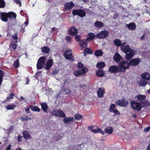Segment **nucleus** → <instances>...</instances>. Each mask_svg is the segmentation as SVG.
<instances>
[{
	"mask_svg": "<svg viewBox=\"0 0 150 150\" xmlns=\"http://www.w3.org/2000/svg\"><path fill=\"white\" fill-rule=\"evenodd\" d=\"M118 67L120 68V72H125L130 67L129 62L126 60H122L119 63Z\"/></svg>",
	"mask_w": 150,
	"mask_h": 150,
	"instance_id": "nucleus-2",
	"label": "nucleus"
},
{
	"mask_svg": "<svg viewBox=\"0 0 150 150\" xmlns=\"http://www.w3.org/2000/svg\"><path fill=\"white\" fill-rule=\"evenodd\" d=\"M65 39L67 41H71V37L70 36H66L65 37Z\"/></svg>",
	"mask_w": 150,
	"mask_h": 150,
	"instance_id": "nucleus-55",
	"label": "nucleus"
},
{
	"mask_svg": "<svg viewBox=\"0 0 150 150\" xmlns=\"http://www.w3.org/2000/svg\"><path fill=\"white\" fill-rule=\"evenodd\" d=\"M7 13L5 12L1 13L0 14V18L4 22H6L8 20Z\"/></svg>",
	"mask_w": 150,
	"mask_h": 150,
	"instance_id": "nucleus-20",
	"label": "nucleus"
},
{
	"mask_svg": "<svg viewBox=\"0 0 150 150\" xmlns=\"http://www.w3.org/2000/svg\"><path fill=\"white\" fill-rule=\"evenodd\" d=\"M103 54V52L100 50H97L95 52V55L97 57L101 56Z\"/></svg>",
	"mask_w": 150,
	"mask_h": 150,
	"instance_id": "nucleus-35",
	"label": "nucleus"
},
{
	"mask_svg": "<svg viewBox=\"0 0 150 150\" xmlns=\"http://www.w3.org/2000/svg\"><path fill=\"white\" fill-rule=\"evenodd\" d=\"M23 135L24 139L26 140L28 139H31V136L27 131L25 130L23 132Z\"/></svg>",
	"mask_w": 150,
	"mask_h": 150,
	"instance_id": "nucleus-25",
	"label": "nucleus"
},
{
	"mask_svg": "<svg viewBox=\"0 0 150 150\" xmlns=\"http://www.w3.org/2000/svg\"><path fill=\"white\" fill-rule=\"evenodd\" d=\"M41 49V51L43 53L48 54L50 51V49L47 46H44L42 47Z\"/></svg>",
	"mask_w": 150,
	"mask_h": 150,
	"instance_id": "nucleus-33",
	"label": "nucleus"
},
{
	"mask_svg": "<svg viewBox=\"0 0 150 150\" xmlns=\"http://www.w3.org/2000/svg\"><path fill=\"white\" fill-rule=\"evenodd\" d=\"M74 118L77 120H79L82 118V116L79 114H76L74 116Z\"/></svg>",
	"mask_w": 150,
	"mask_h": 150,
	"instance_id": "nucleus-45",
	"label": "nucleus"
},
{
	"mask_svg": "<svg viewBox=\"0 0 150 150\" xmlns=\"http://www.w3.org/2000/svg\"><path fill=\"white\" fill-rule=\"evenodd\" d=\"M64 56L67 60L74 61V59L72 55L71 50H67L65 51L64 53Z\"/></svg>",
	"mask_w": 150,
	"mask_h": 150,
	"instance_id": "nucleus-6",
	"label": "nucleus"
},
{
	"mask_svg": "<svg viewBox=\"0 0 150 150\" xmlns=\"http://www.w3.org/2000/svg\"><path fill=\"white\" fill-rule=\"evenodd\" d=\"M128 102L125 98H123L121 100H119L116 101L115 103L117 105L122 107H125L127 105Z\"/></svg>",
	"mask_w": 150,
	"mask_h": 150,
	"instance_id": "nucleus-10",
	"label": "nucleus"
},
{
	"mask_svg": "<svg viewBox=\"0 0 150 150\" xmlns=\"http://www.w3.org/2000/svg\"><path fill=\"white\" fill-rule=\"evenodd\" d=\"M126 44V43H121V45L120 46L121 47V49L122 48H123L124 47H125V45Z\"/></svg>",
	"mask_w": 150,
	"mask_h": 150,
	"instance_id": "nucleus-58",
	"label": "nucleus"
},
{
	"mask_svg": "<svg viewBox=\"0 0 150 150\" xmlns=\"http://www.w3.org/2000/svg\"><path fill=\"white\" fill-rule=\"evenodd\" d=\"M110 112H113L115 113V114L113 115V116H115V115H119L120 114V112L117 110L116 109H114L112 110V111Z\"/></svg>",
	"mask_w": 150,
	"mask_h": 150,
	"instance_id": "nucleus-48",
	"label": "nucleus"
},
{
	"mask_svg": "<svg viewBox=\"0 0 150 150\" xmlns=\"http://www.w3.org/2000/svg\"><path fill=\"white\" fill-rule=\"evenodd\" d=\"M30 109L34 111L39 112L40 111V109L37 106H33V105H30L29 107Z\"/></svg>",
	"mask_w": 150,
	"mask_h": 150,
	"instance_id": "nucleus-34",
	"label": "nucleus"
},
{
	"mask_svg": "<svg viewBox=\"0 0 150 150\" xmlns=\"http://www.w3.org/2000/svg\"><path fill=\"white\" fill-rule=\"evenodd\" d=\"M75 35V39L78 42H79L81 41L80 40L81 36L79 35Z\"/></svg>",
	"mask_w": 150,
	"mask_h": 150,
	"instance_id": "nucleus-49",
	"label": "nucleus"
},
{
	"mask_svg": "<svg viewBox=\"0 0 150 150\" xmlns=\"http://www.w3.org/2000/svg\"><path fill=\"white\" fill-rule=\"evenodd\" d=\"M142 108L147 107L150 105V103L147 100H144L142 101H140Z\"/></svg>",
	"mask_w": 150,
	"mask_h": 150,
	"instance_id": "nucleus-17",
	"label": "nucleus"
},
{
	"mask_svg": "<svg viewBox=\"0 0 150 150\" xmlns=\"http://www.w3.org/2000/svg\"><path fill=\"white\" fill-rule=\"evenodd\" d=\"M46 58L45 56L40 57L38 60L36 67L38 69H40L43 68L46 62Z\"/></svg>",
	"mask_w": 150,
	"mask_h": 150,
	"instance_id": "nucleus-3",
	"label": "nucleus"
},
{
	"mask_svg": "<svg viewBox=\"0 0 150 150\" xmlns=\"http://www.w3.org/2000/svg\"><path fill=\"white\" fill-rule=\"evenodd\" d=\"M16 107V105L14 104H9L6 106V108L8 110H12Z\"/></svg>",
	"mask_w": 150,
	"mask_h": 150,
	"instance_id": "nucleus-39",
	"label": "nucleus"
},
{
	"mask_svg": "<svg viewBox=\"0 0 150 150\" xmlns=\"http://www.w3.org/2000/svg\"><path fill=\"white\" fill-rule=\"evenodd\" d=\"M41 107L42 110L43 111L46 113H47V111L48 108V106L46 103H41Z\"/></svg>",
	"mask_w": 150,
	"mask_h": 150,
	"instance_id": "nucleus-26",
	"label": "nucleus"
},
{
	"mask_svg": "<svg viewBox=\"0 0 150 150\" xmlns=\"http://www.w3.org/2000/svg\"><path fill=\"white\" fill-rule=\"evenodd\" d=\"M87 40L86 39H84L80 41L79 42L80 47L82 48H86L87 45Z\"/></svg>",
	"mask_w": 150,
	"mask_h": 150,
	"instance_id": "nucleus-22",
	"label": "nucleus"
},
{
	"mask_svg": "<svg viewBox=\"0 0 150 150\" xmlns=\"http://www.w3.org/2000/svg\"><path fill=\"white\" fill-rule=\"evenodd\" d=\"M113 131V128L111 127H106L104 130L105 133L109 135L111 134Z\"/></svg>",
	"mask_w": 150,
	"mask_h": 150,
	"instance_id": "nucleus-28",
	"label": "nucleus"
},
{
	"mask_svg": "<svg viewBox=\"0 0 150 150\" xmlns=\"http://www.w3.org/2000/svg\"><path fill=\"white\" fill-rule=\"evenodd\" d=\"M13 1L17 4L19 5V6L21 7V3L19 0H13Z\"/></svg>",
	"mask_w": 150,
	"mask_h": 150,
	"instance_id": "nucleus-50",
	"label": "nucleus"
},
{
	"mask_svg": "<svg viewBox=\"0 0 150 150\" xmlns=\"http://www.w3.org/2000/svg\"><path fill=\"white\" fill-rule=\"evenodd\" d=\"M96 75L98 76L102 77L104 75V73L103 70L102 69H98L96 71Z\"/></svg>",
	"mask_w": 150,
	"mask_h": 150,
	"instance_id": "nucleus-32",
	"label": "nucleus"
},
{
	"mask_svg": "<svg viewBox=\"0 0 150 150\" xmlns=\"http://www.w3.org/2000/svg\"><path fill=\"white\" fill-rule=\"evenodd\" d=\"M109 71L111 73H117L118 72H120V68L118 66H117L115 65H112L110 66L109 69Z\"/></svg>",
	"mask_w": 150,
	"mask_h": 150,
	"instance_id": "nucleus-12",
	"label": "nucleus"
},
{
	"mask_svg": "<svg viewBox=\"0 0 150 150\" xmlns=\"http://www.w3.org/2000/svg\"><path fill=\"white\" fill-rule=\"evenodd\" d=\"M74 16L78 15L81 17L83 18L86 15V12L81 9H74L72 12Z\"/></svg>",
	"mask_w": 150,
	"mask_h": 150,
	"instance_id": "nucleus-5",
	"label": "nucleus"
},
{
	"mask_svg": "<svg viewBox=\"0 0 150 150\" xmlns=\"http://www.w3.org/2000/svg\"><path fill=\"white\" fill-rule=\"evenodd\" d=\"M105 93V91L104 88L102 89V88H98V90L97 91V93L98 97L100 98L103 97Z\"/></svg>",
	"mask_w": 150,
	"mask_h": 150,
	"instance_id": "nucleus-21",
	"label": "nucleus"
},
{
	"mask_svg": "<svg viewBox=\"0 0 150 150\" xmlns=\"http://www.w3.org/2000/svg\"><path fill=\"white\" fill-rule=\"evenodd\" d=\"M94 25L98 28H101L104 26L103 23L99 21H96L94 23Z\"/></svg>",
	"mask_w": 150,
	"mask_h": 150,
	"instance_id": "nucleus-31",
	"label": "nucleus"
},
{
	"mask_svg": "<svg viewBox=\"0 0 150 150\" xmlns=\"http://www.w3.org/2000/svg\"><path fill=\"white\" fill-rule=\"evenodd\" d=\"M93 53V52L92 50L88 47L86 48L83 52L84 56H86L87 54H92Z\"/></svg>",
	"mask_w": 150,
	"mask_h": 150,
	"instance_id": "nucleus-27",
	"label": "nucleus"
},
{
	"mask_svg": "<svg viewBox=\"0 0 150 150\" xmlns=\"http://www.w3.org/2000/svg\"><path fill=\"white\" fill-rule=\"evenodd\" d=\"M5 6V2L4 0H0V8H3Z\"/></svg>",
	"mask_w": 150,
	"mask_h": 150,
	"instance_id": "nucleus-44",
	"label": "nucleus"
},
{
	"mask_svg": "<svg viewBox=\"0 0 150 150\" xmlns=\"http://www.w3.org/2000/svg\"><path fill=\"white\" fill-rule=\"evenodd\" d=\"M145 35L143 34L141 37V40H144L145 39Z\"/></svg>",
	"mask_w": 150,
	"mask_h": 150,
	"instance_id": "nucleus-61",
	"label": "nucleus"
},
{
	"mask_svg": "<svg viewBox=\"0 0 150 150\" xmlns=\"http://www.w3.org/2000/svg\"><path fill=\"white\" fill-rule=\"evenodd\" d=\"M81 70L82 71V74H85L88 71V69L86 67H83L81 69Z\"/></svg>",
	"mask_w": 150,
	"mask_h": 150,
	"instance_id": "nucleus-47",
	"label": "nucleus"
},
{
	"mask_svg": "<svg viewBox=\"0 0 150 150\" xmlns=\"http://www.w3.org/2000/svg\"><path fill=\"white\" fill-rule=\"evenodd\" d=\"M51 113L52 115L58 117H66L65 114L63 111L59 110H54L51 111Z\"/></svg>",
	"mask_w": 150,
	"mask_h": 150,
	"instance_id": "nucleus-9",
	"label": "nucleus"
},
{
	"mask_svg": "<svg viewBox=\"0 0 150 150\" xmlns=\"http://www.w3.org/2000/svg\"><path fill=\"white\" fill-rule=\"evenodd\" d=\"M83 64L81 62H79L77 64V67H78L79 68L81 69L83 67Z\"/></svg>",
	"mask_w": 150,
	"mask_h": 150,
	"instance_id": "nucleus-52",
	"label": "nucleus"
},
{
	"mask_svg": "<svg viewBox=\"0 0 150 150\" xmlns=\"http://www.w3.org/2000/svg\"><path fill=\"white\" fill-rule=\"evenodd\" d=\"M132 116L134 118H136L137 117V115L136 114L134 113L132 115Z\"/></svg>",
	"mask_w": 150,
	"mask_h": 150,
	"instance_id": "nucleus-63",
	"label": "nucleus"
},
{
	"mask_svg": "<svg viewBox=\"0 0 150 150\" xmlns=\"http://www.w3.org/2000/svg\"><path fill=\"white\" fill-rule=\"evenodd\" d=\"M88 128L89 130L91 131L92 132L94 133H100L103 135L105 134L103 130L96 126H89Z\"/></svg>",
	"mask_w": 150,
	"mask_h": 150,
	"instance_id": "nucleus-4",
	"label": "nucleus"
},
{
	"mask_svg": "<svg viewBox=\"0 0 150 150\" xmlns=\"http://www.w3.org/2000/svg\"><path fill=\"white\" fill-rule=\"evenodd\" d=\"M146 150H150V143H149L146 148Z\"/></svg>",
	"mask_w": 150,
	"mask_h": 150,
	"instance_id": "nucleus-64",
	"label": "nucleus"
},
{
	"mask_svg": "<svg viewBox=\"0 0 150 150\" xmlns=\"http://www.w3.org/2000/svg\"><path fill=\"white\" fill-rule=\"evenodd\" d=\"M113 59L116 62L118 63L121 60L123 59V58L118 53H116L113 56Z\"/></svg>",
	"mask_w": 150,
	"mask_h": 150,
	"instance_id": "nucleus-16",
	"label": "nucleus"
},
{
	"mask_svg": "<svg viewBox=\"0 0 150 150\" xmlns=\"http://www.w3.org/2000/svg\"><path fill=\"white\" fill-rule=\"evenodd\" d=\"M17 45L16 44L11 42L10 44V48H12L13 50H15L17 47Z\"/></svg>",
	"mask_w": 150,
	"mask_h": 150,
	"instance_id": "nucleus-41",
	"label": "nucleus"
},
{
	"mask_svg": "<svg viewBox=\"0 0 150 150\" xmlns=\"http://www.w3.org/2000/svg\"><path fill=\"white\" fill-rule=\"evenodd\" d=\"M8 17L10 19L13 18L15 19L16 18L17 15L14 12H10L7 13Z\"/></svg>",
	"mask_w": 150,
	"mask_h": 150,
	"instance_id": "nucleus-30",
	"label": "nucleus"
},
{
	"mask_svg": "<svg viewBox=\"0 0 150 150\" xmlns=\"http://www.w3.org/2000/svg\"><path fill=\"white\" fill-rule=\"evenodd\" d=\"M11 145L10 144H9L6 150H11Z\"/></svg>",
	"mask_w": 150,
	"mask_h": 150,
	"instance_id": "nucleus-60",
	"label": "nucleus"
},
{
	"mask_svg": "<svg viewBox=\"0 0 150 150\" xmlns=\"http://www.w3.org/2000/svg\"><path fill=\"white\" fill-rule=\"evenodd\" d=\"M126 25L128 29L130 30H134L136 28V25L135 23L132 22L129 24H127Z\"/></svg>",
	"mask_w": 150,
	"mask_h": 150,
	"instance_id": "nucleus-29",
	"label": "nucleus"
},
{
	"mask_svg": "<svg viewBox=\"0 0 150 150\" xmlns=\"http://www.w3.org/2000/svg\"><path fill=\"white\" fill-rule=\"evenodd\" d=\"M141 78L143 79L148 81L150 80V74L147 72H144L141 74Z\"/></svg>",
	"mask_w": 150,
	"mask_h": 150,
	"instance_id": "nucleus-19",
	"label": "nucleus"
},
{
	"mask_svg": "<svg viewBox=\"0 0 150 150\" xmlns=\"http://www.w3.org/2000/svg\"><path fill=\"white\" fill-rule=\"evenodd\" d=\"M13 66L16 68H18L20 66L19 61V59H17L13 63Z\"/></svg>",
	"mask_w": 150,
	"mask_h": 150,
	"instance_id": "nucleus-40",
	"label": "nucleus"
},
{
	"mask_svg": "<svg viewBox=\"0 0 150 150\" xmlns=\"http://www.w3.org/2000/svg\"><path fill=\"white\" fill-rule=\"evenodd\" d=\"M21 119L23 122L25 121H26L28 120H31V118L28 117V116L24 115V117H21Z\"/></svg>",
	"mask_w": 150,
	"mask_h": 150,
	"instance_id": "nucleus-42",
	"label": "nucleus"
},
{
	"mask_svg": "<svg viewBox=\"0 0 150 150\" xmlns=\"http://www.w3.org/2000/svg\"><path fill=\"white\" fill-rule=\"evenodd\" d=\"M150 129V126H149L148 127H147L146 128H145L144 130V131L145 132H147L149 131V130Z\"/></svg>",
	"mask_w": 150,
	"mask_h": 150,
	"instance_id": "nucleus-56",
	"label": "nucleus"
},
{
	"mask_svg": "<svg viewBox=\"0 0 150 150\" xmlns=\"http://www.w3.org/2000/svg\"><path fill=\"white\" fill-rule=\"evenodd\" d=\"M105 66V64L104 62H101L98 63L96 65V67L98 69H102Z\"/></svg>",
	"mask_w": 150,
	"mask_h": 150,
	"instance_id": "nucleus-36",
	"label": "nucleus"
},
{
	"mask_svg": "<svg viewBox=\"0 0 150 150\" xmlns=\"http://www.w3.org/2000/svg\"><path fill=\"white\" fill-rule=\"evenodd\" d=\"M25 110L27 114L29 113L30 112L29 109L28 108H25Z\"/></svg>",
	"mask_w": 150,
	"mask_h": 150,
	"instance_id": "nucleus-59",
	"label": "nucleus"
},
{
	"mask_svg": "<svg viewBox=\"0 0 150 150\" xmlns=\"http://www.w3.org/2000/svg\"><path fill=\"white\" fill-rule=\"evenodd\" d=\"M63 119V122L66 124H69L71 122L74 120V119L72 117H64Z\"/></svg>",
	"mask_w": 150,
	"mask_h": 150,
	"instance_id": "nucleus-24",
	"label": "nucleus"
},
{
	"mask_svg": "<svg viewBox=\"0 0 150 150\" xmlns=\"http://www.w3.org/2000/svg\"><path fill=\"white\" fill-rule=\"evenodd\" d=\"M96 37V35L93 33H90L88 34L86 40L88 41H91L94 40Z\"/></svg>",
	"mask_w": 150,
	"mask_h": 150,
	"instance_id": "nucleus-23",
	"label": "nucleus"
},
{
	"mask_svg": "<svg viewBox=\"0 0 150 150\" xmlns=\"http://www.w3.org/2000/svg\"><path fill=\"white\" fill-rule=\"evenodd\" d=\"M147 83V82L144 80H142L140 82V85L142 86H145Z\"/></svg>",
	"mask_w": 150,
	"mask_h": 150,
	"instance_id": "nucleus-46",
	"label": "nucleus"
},
{
	"mask_svg": "<svg viewBox=\"0 0 150 150\" xmlns=\"http://www.w3.org/2000/svg\"><path fill=\"white\" fill-rule=\"evenodd\" d=\"M131 103L134 110L139 112L142 110V108L140 102H138L135 101H132L131 102Z\"/></svg>",
	"mask_w": 150,
	"mask_h": 150,
	"instance_id": "nucleus-8",
	"label": "nucleus"
},
{
	"mask_svg": "<svg viewBox=\"0 0 150 150\" xmlns=\"http://www.w3.org/2000/svg\"><path fill=\"white\" fill-rule=\"evenodd\" d=\"M53 62L52 59H50L47 61L45 67L46 70L49 69L53 65Z\"/></svg>",
	"mask_w": 150,
	"mask_h": 150,
	"instance_id": "nucleus-14",
	"label": "nucleus"
},
{
	"mask_svg": "<svg viewBox=\"0 0 150 150\" xmlns=\"http://www.w3.org/2000/svg\"><path fill=\"white\" fill-rule=\"evenodd\" d=\"M22 137V136L20 135L18 137V140L19 142H21L22 141L21 138Z\"/></svg>",
	"mask_w": 150,
	"mask_h": 150,
	"instance_id": "nucleus-57",
	"label": "nucleus"
},
{
	"mask_svg": "<svg viewBox=\"0 0 150 150\" xmlns=\"http://www.w3.org/2000/svg\"><path fill=\"white\" fill-rule=\"evenodd\" d=\"M146 96L144 95L139 94L135 96V99L137 101H141L145 99Z\"/></svg>",
	"mask_w": 150,
	"mask_h": 150,
	"instance_id": "nucleus-18",
	"label": "nucleus"
},
{
	"mask_svg": "<svg viewBox=\"0 0 150 150\" xmlns=\"http://www.w3.org/2000/svg\"><path fill=\"white\" fill-rule=\"evenodd\" d=\"M14 95L13 93H10L9 95L7 96V98L8 99H12L13 98V96Z\"/></svg>",
	"mask_w": 150,
	"mask_h": 150,
	"instance_id": "nucleus-51",
	"label": "nucleus"
},
{
	"mask_svg": "<svg viewBox=\"0 0 150 150\" xmlns=\"http://www.w3.org/2000/svg\"><path fill=\"white\" fill-rule=\"evenodd\" d=\"M69 34L73 36L76 35L78 33V30L74 26L70 27L68 31Z\"/></svg>",
	"mask_w": 150,
	"mask_h": 150,
	"instance_id": "nucleus-13",
	"label": "nucleus"
},
{
	"mask_svg": "<svg viewBox=\"0 0 150 150\" xmlns=\"http://www.w3.org/2000/svg\"><path fill=\"white\" fill-rule=\"evenodd\" d=\"M4 74V72L2 70H0V86L1 84L3 81V77Z\"/></svg>",
	"mask_w": 150,
	"mask_h": 150,
	"instance_id": "nucleus-37",
	"label": "nucleus"
},
{
	"mask_svg": "<svg viewBox=\"0 0 150 150\" xmlns=\"http://www.w3.org/2000/svg\"><path fill=\"white\" fill-rule=\"evenodd\" d=\"M57 71H56V70H54L52 71V73L54 75H56L57 74Z\"/></svg>",
	"mask_w": 150,
	"mask_h": 150,
	"instance_id": "nucleus-62",
	"label": "nucleus"
},
{
	"mask_svg": "<svg viewBox=\"0 0 150 150\" xmlns=\"http://www.w3.org/2000/svg\"><path fill=\"white\" fill-rule=\"evenodd\" d=\"M141 62L140 58H136L131 59L129 61V64L132 66H137Z\"/></svg>",
	"mask_w": 150,
	"mask_h": 150,
	"instance_id": "nucleus-11",
	"label": "nucleus"
},
{
	"mask_svg": "<svg viewBox=\"0 0 150 150\" xmlns=\"http://www.w3.org/2000/svg\"><path fill=\"white\" fill-rule=\"evenodd\" d=\"M109 34V33L108 31L104 30L97 33L96 35V37L98 39H103L107 37Z\"/></svg>",
	"mask_w": 150,
	"mask_h": 150,
	"instance_id": "nucleus-7",
	"label": "nucleus"
},
{
	"mask_svg": "<svg viewBox=\"0 0 150 150\" xmlns=\"http://www.w3.org/2000/svg\"><path fill=\"white\" fill-rule=\"evenodd\" d=\"M12 38L13 39L15 40H18V37L17 36V34H15L14 35H13L12 36Z\"/></svg>",
	"mask_w": 150,
	"mask_h": 150,
	"instance_id": "nucleus-54",
	"label": "nucleus"
},
{
	"mask_svg": "<svg viewBox=\"0 0 150 150\" xmlns=\"http://www.w3.org/2000/svg\"><path fill=\"white\" fill-rule=\"evenodd\" d=\"M121 50L125 54V59L127 60H130L135 54L134 50L130 48L128 45H125Z\"/></svg>",
	"mask_w": 150,
	"mask_h": 150,
	"instance_id": "nucleus-1",
	"label": "nucleus"
},
{
	"mask_svg": "<svg viewBox=\"0 0 150 150\" xmlns=\"http://www.w3.org/2000/svg\"><path fill=\"white\" fill-rule=\"evenodd\" d=\"M74 74L75 76H79L82 75V73L80 70H78V71H74Z\"/></svg>",
	"mask_w": 150,
	"mask_h": 150,
	"instance_id": "nucleus-43",
	"label": "nucleus"
},
{
	"mask_svg": "<svg viewBox=\"0 0 150 150\" xmlns=\"http://www.w3.org/2000/svg\"><path fill=\"white\" fill-rule=\"evenodd\" d=\"M74 4L72 1L68 2L64 5V8L66 10L71 9L74 6Z\"/></svg>",
	"mask_w": 150,
	"mask_h": 150,
	"instance_id": "nucleus-15",
	"label": "nucleus"
},
{
	"mask_svg": "<svg viewBox=\"0 0 150 150\" xmlns=\"http://www.w3.org/2000/svg\"><path fill=\"white\" fill-rule=\"evenodd\" d=\"M115 107V105L114 104H112L110 107V112L112 110L114 109V108Z\"/></svg>",
	"mask_w": 150,
	"mask_h": 150,
	"instance_id": "nucleus-53",
	"label": "nucleus"
},
{
	"mask_svg": "<svg viewBox=\"0 0 150 150\" xmlns=\"http://www.w3.org/2000/svg\"><path fill=\"white\" fill-rule=\"evenodd\" d=\"M113 43L117 47H120L121 45V41L119 39H115L113 41Z\"/></svg>",
	"mask_w": 150,
	"mask_h": 150,
	"instance_id": "nucleus-38",
	"label": "nucleus"
}]
</instances>
